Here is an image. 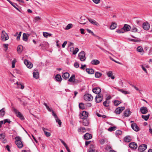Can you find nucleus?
Here are the masks:
<instances>
[{
	"mask_svg": "<svg viewBox=\"0 0 152 152\" xmlns=\"http://www.w3.org/2000/svg\"><path fill=\"white\" fill-rule=\"evenodd\" d=\"M88 117V115H79V117L80 119H84L83 124L85 126H88L89 124L88 121L86 119Z\"/></svg>",
	"mask_w": 152,
	"mask_h": 152,
	"instance_id": "nucleus-1",
	"label": "nucleus"
},
{
	"mask_svg": "<svg viewBox=\"0 0 152 152\" xmlns=\"http://www.w3.org/2000/svg\"><path fill=\"white\" fill-rule=\"evenodd\" d=\"M16 140L15 142L18 147L19 148H22L23 146L22 142L21 141V139L19 137L17 136L15 137Z\"/></svg>",
	"mask_w": 152,
	"mask_h": 152,
	"instance_id": "nucleus-2",
	"label": "nucleus"
},
{
	"mask_svg": "<svg viewBox=\"0 0 152 152\" xmlns=\"http://www.w3.org/2000/svg\"><path fill=\"white\" fill-rule=\"evenodd\" d=\"M85 55V53L83 51H81L79 53L78 57L81 61H85L86 59Z\"/></svg>",
	"mask_w": 152,
	"mask_h": 152,
	"instance_id": "nucleus-3",
	"label": "nucleus"
},
{
	"mask_svg": "<svg viewBox=\"0 0 152 152\" xmlns=\"http://www.w3.org/2000/svg\"><path fill=\"white\" fill-rule=\"evenodd\" d=\"M1 37L2 40L4 41H5L8 40L9 38L8 34L4 31H2Z\"/></svg>",
	"mask_w": 152,
	"mask_h": 152,
	"instance_id": "nucleus-4",
	"label": "nucleus"
},
{
	"mask_svg": "<svg viewBox=\"0 0 152 152\" xmlns=\"http://www.w3.org/2000/svg\"><path fill=\"white\" fill-rule=\"evenodd\" d=\"M84 99L87 101H91L93 99L92 96L90 94H86L84 96Z\"/></svg>",
	"mask_w": 152,
	"mask_h": 152,
	"instance_id": "nucleus-5",
	"label": "nucleus"
},
{
	"mask_svg": "<svg viewBox=\"0 0 152 152\" xmlns=\"http://www.w3.org/2000/svg\"><path fill=\"white\" fill-rule=\"evenodd\" d=\"M103 95L101 94H98L95 97V101L97 103L101 102L102 99Z\"/></svg>",
	"mask_w": 152,
	"mask_h": 152,
	"instance_id": "nucleus-6",
	"label": "nucleus"
},
{
	"mask_svg": "<svg viewBox=\"0 0 152 152\" xmlns=\"http://www.w3.org/2000/svg\"><path fill=\"white\" fill-rule=\"evenodd\" d=\"M24 64L27 67L31 69L33 67L32 64L27 60L25 59L24 60Z\"/></svg>",
	"mask_w": 152,
	"mask_h": 152,
	"instance_id": "nucleus-7",
	"label": "nucleus"
},
{
	"mask_svg": "<svg viewBox=\"0 0 152 152\" xmlns=\"http://www.w3.org/2000/svg\"><path fill=\"white\" fill-rule=\"evenodd\" d=\"M131 126L132 129L136 132H138L140 130L139 127L135 123H133L131 124Z\"/></svg>",
	"mask_w": 152,
	"mask_h": 152,
	"instance_id": "nucleus-8",
	"label": "nucleus"
},
{
	"mask_svg": "<svg viewBox=\"0 0 152 152\" xmlns=\"http://www.w3.org/2000/svg\"><path fill=\"white\" fill-rule=\"evenodd\" d=\"M125 109L124 107H118L115 110V113L116 114H119Z\"/></svg>",
	"mask_w": 152,
	"mask_h": 152,
	"instance_id": "nucleus-9",
	"label": "nucleus"
},
{
	"mask_svg": "<svg viewBox=\"0 0 152 152\" xmlns=\"http://www.w3.org/2000/svg\"><path fill=\"white\" fill-rule=\"evenodd\" d=\"M147 148V145L145 144H142L140 145L138 148L139 151H144Z\"/></svg>",
	"mask_w": 152,
	"mask_h": 152,
	"instance_id": "nucleus-10",
	"label": "nucleus"
},
{
	"mask_svg": "<svg viewBox=\"0 0 152 152\" xmlns=\"http://www.w3.org/2000/svg\"><path fill=\"white\" fill-rule=\"evenodd\" d=\"M5 136L4 133H3L0 134V140L4 143H5L7 142V140L5 139Z\"/></svg>",
	"mask_w": 152,
	"mask_h": 152,
	"instance_id": "nucleus-11",
	"label": "nucleus"
},
{
	"mask_svg": "<svg viewBox=\"0 0 152 152\" xmlns=\"http://www.w3.org/2000/svg\"><path fill=\"white\" fill-rule=\"evenodd\" d=\"M92 91L94 93L98 94H100L101 89L99 87H96L93 89Z\"/></svg>",
	"mask_w": 152,
	"mask_h": 152,
	"instance_id": "nucleus-12",
	"label": "nucleus"
},
{
	"mask_svg": "<svg viewBox=\"0 0 152 152\" xmlns=\"http://www.w3.org/2000/svg\"><path fill=\"white\" fill-rule=\"evenodd\" d=\"M124 30V32L129 31L131 29L130 26L128 24H125L123 28H122Z\"/></svg>",
	"mask_w": 152,
	"mask_h": 152,
	"instance_id": "nucleus-13",
	"label": "nucleus"
},
{
	"mask_svg": "<svg viewBox=\"0 0 152 152\" xmlns=\"http://www.w3.org/2000/svg\"><path fill=\"white\" fill-rule=\"evenodd\" d=\"M129 147L132 149H135L137 147V144L135 142H133L130 143L129 144Z\"/></svg>",
	"mask_w": 152,
	"mask_h": 152,
	"instance_id": "nucleus-14",
	"label": "nucleus"
},
{
	"mask_svg": "<svg viewBox=\"0 0 152 152\" xmlns=\"http://www.w3.org/2000/svg\"><path fill=\"white\" fill-rule=\"evenodd\" d=\"M140 111L142 114H145L148 112L147 108L145 107H142L140 108Z\"/></svg>",
	"mask_w": 152,
	"mask_h": 152,
	"instance_id": "nucleus-15",
	"label": "nucleus"
},
{
	"mask_svg": "<svg viewBox=\"0 0 152 152\" xmlns=\"http://www.w3.org/2000/svg\"><path fill=\"white\" fill-rule=\"evenodd\" d=\"M88 20L91 24L96 26H99V24L96 20L91 18H88Z\"/></svg>",
	"mask_w": 152,
	"mask_h": 152,
	"instance_id": "nucleus-16",
	"label": "nucleus"
},
{
	"mask_svg": "<svg viewBox=\"0 0 152 152\" xmlns=\"http://www.w3.org/2000/svg\"><path fill=\"white\" fill-rule=\"evenodd\" d=\"M150 25L148 23H144L143 24V28L144 29L148 30L149 29Z\"/></svg>",
	"mask_w": 152,
	"mask_h": 152,
	"instance_id": "nucleus-17",
	"label": "nucleus"
},
{
	"mask_svg": "<svg viewBox=\"0 0 152 152\" xmlns=\"http://www.w3.org/2000/svg\"><path fill=\"white\" fill-rule=\"evenodd\" d=\"M42 129L44 132L45 134L46 137H49L50 136V133L49 132L47 131L48 130V129H46L44 127H42Z\"/></svg>",
	"mask_w": 152,
	"mask_h": 152,
	"instance_id": "nucleus-18",
	"label": "nucleus"
},
{
	"mask_svg": "<svg viewBox=\"0 0 152 152\" xmlns=\"http://www.w3.org/2000/svg\"><path fill=\"white\" fill-rule=\"evenodd\" d=\"M83 137L85 140H88L92 138V135L90 134L86 133L84 135Z\"/></svg>",
	"mask_w": 152,
	"mask_h": 152,
	"instance_id": "nucleus-19",
	"label": "nucleus"
},
{
	"mask_svg": "<svg viewBox=\"0 0 152 152\" xmlns=\"http://www.w3.org/2000/svg\"><path fill=\"white\" fill-rule=\"evenodd\" d=\"M23 47L21 45H18L17 47V51L18 54H20L23 50Z\"/></svg>",
	"mask_w": 152,
	"mask_h": 152,
	"instance_id": "nucleus-20",
	"label": "nucleus"
},
{
	"mask_svg": "<svg viewBox=\"0 0 152 152\" xmlns=\"http://www.w3.org/2000/svg\"><path fill=\"white\" fill-rule=\"evenodd\" d=\"M56 122L60 126L61 125V122L60 119L58 117L57 115H53Z\"/></svg>",
	"mask_w": 152,
	"mask_h": 152,
	"instance_id": "nucleus-21",
	"label": "nucleus"
},
{
	"mask_svg": "<svg viewBox=\"0 0 152 152\" xmlns=\"http://www.w3.org/2000/svg\"><path fill=\"white\" fill-rule=\"evenodd\" d=\"M44 105L46 107V108L50 112H52V114H55V113L54 112L52 108H50L48 105L47 104L45 103H44Z\"/></svg>",
	"mask_w": 152,
	"mask_h": 152,
	"instance_id": "nucleus-22",
	"label": "nucleus"
},
{
	"mask_svg": "<svg viewBox=\"0 0 152 152\" xmlns=\"http://www.w3.org/2000/svg\"><path fill=\"white\" fill-rule=\"evenodd\" d=\"M107 75L108 77H110L112 79H114L115 78L114 76L113 75V72L109 71L107 73Z\"/></svg>",
	"mask_w": 152,
	"mask_h": 152,
	"instance_id": "nucleus-23",
	"label": "nucleus"
},
{
	"mask_svg": "<svg viewBox=\"0 0 152 152\" xmlns=\"http://www.w3.org/2000/svg\"><path fill=\"white\" fill-rule=\"evenodd\" d=\"M69 74L68 72H65L62 75V77L66 80L69 77Z\"/></svg>",
	"mask_w": 152,
	"mask_h": 152,
	"instance_id": "nucleus-24",
	"label": "nucleus"
},
{
	"mask_svg": "<svg viewBox=\"0 0 152 152\" xmlns=\"http://www.w3.org/2000/svg\"><path fill=\"white\" fill-rule=\"evenodd\" d=\"M91 63L92 64L96 65L99 64L100 61L98 60L94 59L91 61Z\"/></svg>",
	"mask_w": 152,
	"mask_h": 152,
	"instance_id": "nucleus-25",
	"label": "nucleus"
},
{
	"mask_svg": "<svg viewBox=\"0 0 152 152\" xmlns=\"http://www.w3.org/2000/svg\"><path fill=\"white\" fill-rule=\"evenodd\" d=\"M39 46L42 47L48 48V42H43L42 44H40Z\"/></svg>",
	"mask_w": 152,
	"mask_h": 152,
	"instance_id": "nucleus-26",
	"label": "nucleus"
},
{
	"mask_svg": "<svg viewBox=\"0 0 152 152\" xmlns=\"http://www.w3.org/2000/svg\"><path fill=\"white\" fill-rule=\"evenodd\" d=\"M86 71L89 74H92L94 73V70L92 69H86Z\"/></svg>",
	"mask_w": 152,
	"mask_h": 152,
	"instance_id": "nucleus-27",
	"label": "nucleus"
},
{
	"mask_svg": "<svg viewBox=\"0 0 152 152\" xmlns=\"http://www.w3.org/2000/svg\"><path fill=\"white\" fill-rule=\"evenodd\" d=\"M77 131L78 132H85L86 131V129L84 127H80L78 128Z\"/></svg>",
	"mask_w": 152,
	"mask_h": 152,
	"instance_id": "nucleus-28",
	"label": "nucleus"
},
{
	"mask_svg": "<svg viewBox=\"0 0 152 152\" xmlns=\"http://www.w3.org/2000/svg\"><path fill=\"white\" fill-rule=\"evenodd\" d=\"M117 26V25L115 23H113L110 26V28L112 30L114 29Z\"/></svg>",
	"mask_w": 152,
	"mask_h": 152,
	"instance_id": "nucleus-29",
	"label": "nucleus"
},
{
	"mask_svg": "<svg viewBox=\"0 0 152 152\" xmlns=\"http://www.w3.org/2000/svg\"><path fill=\"white\" fill-rule=\"evenodd\" d=\"M124 139V141L126 142H129L131 141V137L129 136L125 137Z\"/></svg>",
	"mask_w": 152,
	"mask_h": 152,
	"instance_id": "nucleus-30",
	"label": "nucleus"
},
{
	"mask_svg": "<svg viewBox=\"0 0 152 152\" xmlns=\"http://www.w3.org/2000/svg\"><path fill=\"white\" fill-rule=\"evenodd\" d=\"M56 79L57 81H61V75L59 74H57L55 76Z\"/></svg>",
	"mask_w": 152,
	"mask_h": 152,
	"instance_id": "nucleus-31",
	"label": "nucleus"
},
{
	"mask_svg": "<svg viewBox=\"0 0 152 152\" xmlns=\"http://www.w3.org/2000/svg\"><path fill=\"white\" fill-rule=\"evenodd\" d=\"M75 76L74 75H72L70 78L68 80V81L72 83H73L75 79Z\"/></svg>",
	"mask_w": 152,
	"mask_h": 152,
	"instance_id": "nucleus-32",
	"label": "nucleus"
},
{
	"mask_svg": "<svg viewBox=\"0 0 152 152\" xmlns=\"http://www.w3.org/2000/svg\"><path fill=\"white\" fill-rule=\"evenodd\" d=\"M28 38L26 36V34L24 33L23 35V40L24 41H26L28 39Z\"/></svg>",
	"mask_w": 152,
	"mask_h": 152,
	"instance_id": "nucleus-33",
	"label": "nucleus"
},
{
	"mask_svg": "<svg viewBox=\"0 0 152 152\" xmlns=\"http://www.w3.org/2000/svg\"><path fill=\"white\" fill-rule=\"evenodd\" d=\"M33 76L34 77L37 79L39 77V74L38 72H33Z\"/></svg>",
	"mask_w": 152,
	"mask_h": 152,
	"instance_id": "nucleus-34",
	"label": "nucleus"
},
{
	"mask_svg": "<svg viewBox=\"0 0 152 152\" xmlns=\"http://www.w3.org/2000/svg\"><path fill=\"white\" fill-rule=\"evenodd\" d=\"M102 75V73L99 72H96L95 74V77L96 78H99Z\"/></svg>",
	"mask_w": 152,
	"mask_h": 152,
	"instance_id": "nucleus-35",
	"label": "nucleus"
},
{
	"mask_svg": "<svg viewBox=\"0 0 152 152\" xmlns=\"http://www.w3.org/2000/svg\"><path fill=\"white\" fill-rule=\"evenodd\" d=\"M118 91L121 92L122 93H123V94H129V93L128 91H125L123 90V89H118Z\"/></svg>",
	"mask_w": 152,
	"mask_h": 152,
	"instance_id": "nucleus-36",
	"label": "nucleus"
},
{
	"mask_svg": "<svg viewBox=\"0 0 152 152\" xmlns=\"http://www.w3.org/2000/svg\"><path fill=\"white\" fill-rule=\"evenodd\" d=\"M137 51L140 52H144L143 48L141 46H138L137 48Z\"/></svg>",
	"mask_w": 152,
	"mask_h": 152,
	"instance_id": "nucleus-37",
	"label": "nucleus"
},
{
	"mask_svg": "<svg viewBox=\"0 0 152 152\" xmlns=\"http://www.w3.org/2000/svg\"><path fill=\"white\" fill-rule=\"evenodd\" d=\"M79 106L80 108L82 110L84 109L85 108L84 104L82 102L79 103Z\"/></svg>",
	"mask_w": 152,
	"mask_h": 152,
	"instance_id": "nucleus-38",
	"label": "nucleus"
},
{
	"mask_svg": "<svg viewBox=\"0 0 152 152\" xmlns=\"http://www.w3.org/2000/svg\"><path fill=\"white\" fill-rule=\"evenodd\" d=\"M17 84L18 85V88L23 89L24 88V87L23 85H21L20 83L17 82Z\"/></svg>",
	"mask_w": 152,
	"mask_h": 152,
	"instance_id": "nucleus-39",
	"label": "nucleus"
},
{
	"mask_svg": "<svg viewBox=\"0 0 152 152\" xmlns=\"http://www.w3.org/2000/svg\"><path fill=\"white\" fill-rule=\"evenodd\" d=\"M149 117V115H142V117L145 120L147 121L148 120Z\"/></svg>",
	"mask_w": 152,
	"mask_h": 152,
	"instance_id": "nucleus-40",
	"label": "nucleus"
},
{
	"mask_svg": "<svg viewBox=\"0 0 152 152\" xmlns=\"http://www.w3.org/2000/svg\"><path fill=\"white\" fill-rule=\"evenodd\" d=\"M12 110L13 111L14 113L15 114H21L20 112L18 111L14 107H13L12 109Z\"/></svg>",
	"mask_w": 152,
	"mask_h": 152,
	"instance_id": "nucleus-41",
	"label": "nucleus"
},
{
	"mask_svg": "<svg viewBox=\"0 0 152 152\" xmlns=\"http://www.w3.org/2000/svg\"><path fill=\"white\" fill-rule=\"evenodd\" d=\"M41 20V18L39 16H37L34 18V21L35 22H36L38 21H39L40 20Z\"/></svg>",
	"mask_w": 152,
	"mask_h": 152,
	"instance_id": "nucleus-42",
	"label": "nucleus"
},
{
	"mask_svg": "<svg viewBox=\"0 0 152 152\" xmlns=\"http://www.w3.org/2000/svg\"><path fill=\"white\" fill-rule=\"evenodd\" d=\"M121 103V102L118 100H115L114 102V104L116 106H117Z\"/></svg>",
	"mask_w": 152,
	"mask_h": 152,
	"instance_id": "nucleus-43",
	"label": "nucleus"
},
{
	"mask_svg": "<svg viewBox=\"0 0 152 152\" xmlns=\"http://www.w3.org/2000/svg\"><path fill=\"white\" fill-rule=\"evenodd\" d=\"M21 120H23L24 119V118L23 115H16Z\"/></svg>",
	"mask_w": 152,
	"mask_h": 152,
	"instance_id": "nucleus-44",
	"label": "nucleus"
},
{
	"mask_svg": "<svg viewBox=\"0 0 152 152\" xmlns=\"http://www.w3.org/2000/svg\"><path fill=\"white\" fill-rule=\"evenodd\" d=\"M72 26V24H68L66 27V29L67 30L70 29Z\"/></svg>",
	"mask_w": 152,
	"mask_h": 152,
	"instance_id": "nucleus-45",
	"label": "nucleus"
},
{
	"mask_svg": "<svg viewBox=\"0 0 152 152\" xmlns=\"http://www.w3.org/2000/svg\"><path fill=\"white\" fill-rule=\"evenodd\" d=\"M78 51H79V49L77 48H75V50H74L72 53V54L73 55L76 54L77 53V52Z\"/></svg>",
	"mask_w": 152,
	"mask_h": 152,
	"instance_id": "nucleus-46",
	"label": "nucleus"
},
{
	"mask_svg": "<svg viewBox=\"0 0 152 152\" xmlns=\"http://www.w3.org/2000/svg\"><path fill=\"white\" fill-rule=\"evenodd\" d=\"M116 32L119 34L123 33H124V30L122 29V28H121L120 30L116 31Z\"/></svg>",
	"mask_w": 152,
	"mask_h": 152,
	"instance_id": "nucleus-47",
	"label": "nucleus"
},
{
	"mask_svg": "<svg viewBox=\"0 0 152 152\" xmlns=\"http://www.w3.org/2000/svg\"><path fill=\"white\" fill-rule=\"evenodd\" d=\"M131 113L130 110L127 109L124 112V114H130Z\"/></svg>",
	"mask_w": 152,
	"mask_h": 152,
	"instance_id": "nucleus-48",
	"label": "nucleus"
},
{
	"mask_svg": "<svg viewBox=\"0 0 152 152\" xmlns=\"http://www.w3.org/2000/svg\"><path fill=\"white\" fill-rule=\"evenodd\" d=\"M137 31V28L136 27H133L131 29V31L132 32H136Z\"/></svg>",
	"mask_w": 152,
	"mask_h": 152,
	"instance_id": "nucleus-49",
	"label": "nucleus"
},
{
	"mask_svg": "<svg viewBox=\"0 0 152 152\" xmlns=\"http://www.w3.org/2000/svg\"><path fill=\"white\" fill-rule=\"evenodd\" d=\"M12 6L15 8L18 11H20V10L18 8V6L15 3Z\"/></svg>",
	"mask_w": 152,
	"mask_h": 152,
	"instance_id": "nucleus-50",
	"label": "nucleus"
},
{
	"mask_svg": "<svg viewBox=\"0 0 152 152\" xmlns=\"http://www.w3.org/2000/svg\"><path fill=\"white\" fill-rule=\"evenodd\" d=\"M22 32H20L18 34V35L16 39L18 41H19L20 40V37L21 36Z\"/></svg>",
	"mask_w": 152,
	"mask_h": 152,
	"instance_id": "nucleus-51",
	"label": "nucleus"
},
{
	"mask_svg": "<svg viewBox=\"0 0 152 152\" xmlns=\"http://www.w3.org/2000/svg\"><path fill=\"white\" fill-rule=\"evenodd\" d=\"M100 143L101 145L103 144L105 142V139H102L99 140Z\"/></svg>",
	"mask_w": 152,
	"mask_h": 152,
	"instance_id": "nucleus-52",
	"label": "nucleus"
},
{
	"mask_svg": "<svg viewBox=\"0 0 152 152\" xmlns=\"http://www.w3.org/2000/svg\"><path fill=\"white\" fill-rule=\"evenodd\" d=\"M4 124L7 122L8 123H10L11 122L9 119H6L4 120Z\"/></svg>",
	"mask_w": 152,
	"mask_h": 152,
	"instance_id": "nucleus-53",
	"label": "nucleus"
},
{
	"mask_svg": "<svg viewBox=\"0 0 152 152\" xmlns=\"http://www.w3.org/2000/svg\"><path fill=\"white\" fill-rule=\"evenodd\" d=\"M3 46H4V48H5V51H6L7 50V49H8V44H3Z\"/></svg>",
	"mask_w": 152,
	"mask_h": 152,
	"instance_id": "nucleus-54",
	"label": "nucleus"
},
{
	"mask_svg": "<svg viewBox=\"0 0 152 152\" xmlns=\"http://www.w3.org/2000/svg\"><path fill=\"white\" fill-rule=\"evenodd\" d=\"M103 104L104 105L105 107H107L109 106V104L107 102V101H105L104 102Z\"/></svg>",
	"mask_w": 152,
	"mask_h": 152,
	"instance_id": "nucleus-55",
	"label": "nucleus"
},
{
	"mask_svg": "<svg viewBox=\"0 0 152 152\" xmlns=\"http://www.w3.org/2000/svg\"><path fill=\"white\" fill-rule=\"evenodd\" d=\"M93 2L96 4H99L100 2V0H92Z\"/></svg>",
	"mask_w": 152,
	"mask_h": 152,
	"instance_id": "nucleus-56",
	"label": "nucleus"
},
{
	"mask_svg": "<svg viewBox=\"0 0 152 152\" xmlns=\"http://www.w3.org/2000/svg\"><path fill=\"white\" fill-rule=\"evenodd\" d=\"M130 41H133L134 42H138L140 41V39H130Z\"/></svg>",
	"mask_w": 152,
	"mask_h": 152,
	"instance_id": "nucleus-57",
	"label": "nucleus"
},
{
	"mask_svg": "<svg viewBox=\"0 0 152 152\" xmlns=\"http://www.w3.org/2000/svg\"><path fill=\"white\" fill-rule=\"evenodd\" d=\"M0 112L1 113H2V114H4L5 113V108H3L2 109L0 110Z\"/></svg>",
	"mask_w": 152,
	"mask_h": 152,
	"instance_id": "nucleus-58",
	"label": "nucleus"
},
{
	"mask_svg": "<svg viewBox=\"0 0 152 152\" xmlns=\"http://www.w3.org/2000/svg\"><path fill=\"white\" fill-rule=\"evenodd\" d=\"M115 129V127H111L108 129V130L109 131H112Z\"/></svg>",
	"mask_w": 152,
	"mask_h": 152,
	"instance_id": "nucleus-59",
	"label": "nucleus"
},
{
	"mask_svg": "<svg viewBox=\"0 0 152 152\" xmlns=\"http://www.w3.org/2000/svg\"><path fill=\"white\" fill-rule=\"evenodd\" d=\"M87 31L89 33H90V34H92V35H94V36L95 35V34H94V33L93 32V31H92L91 30H90V29H87Z\"/></svg>",
	"mask_w": 152,
	"mask_h": 152,
	"instance_id": "nucleus-60",
	"label": "nucleus"
},
{
	"mask_svg": "<svg viewBox=\"0 0 152 152\" xmlns=\"http://www.w3.org/2000/svg\"><path fill=\"white\" fill-rule=\"evenodd\" d=\"M80 82V81L78 80L75 79L73 83L74 84H77L78 83Z\"/></svg>",
	"mask_w": 152,
	"mask_h": 152,
	"instance_id": "nucleus-61",
	"label": "nucleus"
},
{
	"mask_svg": "<svg viewBox=\"0 0 152 152\" xmlns=\"http://www.w3.org/2000/svg\"><path fill=\"white\" fill-rule=\"evenodd\" d=\"M74 66L76 68H77L79 67V65L78 63L77 62H75L74 63Z\"/></svg>",
	"mask_w": 152,
	"mask_h": 152,
	"instance_id": "nucleus-62",
	"label": "nucleus"
},
{
	"mask_svg": "<svg viewBox=\"0 0 152 152\" xmlns=\"http://www.w3.org/2000/svg\"><path fill=\"white\" fill-rule=\"evenodd\" d=\"M97 115L98 117H102L103 118H104L106 117V116L105 115Z\"/></svg>",
	"mask_w": 152,
	"mask_h": 152,
	"instance_id": "nucleus-63",
	"label": "nucleus"
},
{
	"mask_svg": "<svg viewBox=\"0 0 152 152\" xmlns=\"http://www.w3.org/2000/svg\"><path fill=\"white\" fill-rule=\"evenodd\" d=\"M43 35L45 37L47 38L48 37V33L46 32H43Z\"/></svg>",
	"mask_w": 152,
	"mask_h": 152,
	"instance_id": "nucleus-64",
	"label": "nucleus"
}]
</instances>
